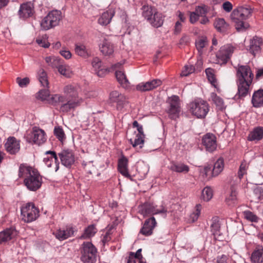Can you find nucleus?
<instances>
[{
  "label": "nucleus",
  "instance_id": "1",
  "mask_svg": "<svg viewBox=\"0 0 263 263\" xmlns=\"http://www.w3.org/2000/svg\"><path fill=\"white\" fill-rule=\"evenodd\" d=\"M236 69V82L237 86V95L243 98L249 93L254 79L251 67L247 65H238Z\"/></svg>",
  "mask_w": 263,
  "mask_h": 263
},
{
  "label": "nucleus",
  "instance_id": "2",
  "mask_svg": "<svg viewBox=\"0 0 263 263\" xmlns=\"http://www.w3.org/2000/svg\"><path fill=\"white\" fill-rule=\"evenodd\" d=\"M18 175L19 178H24V184L30 191H36L43 183L42 177L38 171L27 164L20 165Z\"/></svg>",
  "mask_w": 263,
  "mask_h": 263
},
{
  "label": "nucleus",
  "instance_id": "3",
  "mask_svg": "<svg viewBox=\"0 0 263 263\" xmlns=\"http://www.w3.org/2000/svg\"><path fill=\"white\" fill-rule=\"evenodd\" d=\"M252 12V9L248 5L238 6L233 10L231 14V18L238 31H244L249 27V24L245 21L251 15Z\"/></svg>",
  "mask_w": 263,
  "mask_h": 263
},
{
  "label": "nucleus",
  "instance_id": "4",
  "mask_svg": "<svg viewBox=\"0 0 263 263\" xmlns=\"http://www.w3.org/2000/svg\"><path fill=\"white\" fill-rule=\"evenodd\" d=\"M190 112L198 119H204L210 110L208 102L200 99H195L189 104Z\"/></svg>",
  "mask_w": 263,
  "mask_h": 263
},
{
  "label": "nucleus",
  "instance_id": "5",
  "mask_svg": "<svg viewBox=\"0 0 263 263\" xmlns=\"http://www.w3.org/2000/svg\"><path fill=\"white\" fill-rule=\"evenodd\" d=\"M62 18V13L60 10H52L41 21V28L43 30H48L54 28L59 25Z\"/></svg>",
  "mask_w": 263,
  "mask_h": 263
},
{
  "label": "nucleus",
  "instance_id": "6",
  "mask_svg": "<svg viewBox=\"0 0 263 263\" xmlns=\"http://www.w3.org/2000/svg\"><path fill=\"white\" fill-rule=\"evenodd\" d=\"M22 220L27 223L35 221L40 215V211L32 202L24 204L21 208Z\"/></svg>",
  "mask_w": 263,
  "mask_h": 263
},
{
  "label": "nucleus",
  "instance_id": "7",
  "mask_svg": "<svg viewBox=\"0 0 263 263\" xmlns=\"http://www.w3.org/2000/svg\"><path fill=\"white\" fill-rule=\"evenodd\" d=\"M63 92L68 100L73 102H79L81 105L84 101V98L81 92V89L79 85L77 84H69L66 85L63 88Z\"/></svg>",
  "mask_w": 263,
  "mask_h": 263
},
{
  "label": "nucleus",
  "instance_id": "8",
  "mask_svg": "<svg viewBox=\"0 0 263 263\" xmlns=\"http://www.w3.org/2000/svg\"><path fill=\"white\" fill-rule=\"evenodd\" d=\"M97 250L90 242H84L81 251V260L84 262H92L96 259Z\"/></svg>",
  "mask_w": 263,
  "mask_h": 263
},
{
  "label": "nucleus",
  "instance_id": "9",
  "mask_svg": "<svg viewBox=\"0 0 263 263\" xmlns=\"http://www.w3.org/2000/svg\"><path fill=\"white\" fill-rule=\"evenodd\" d=\"M109 99L111 103L116 104V109L121 112L123 111L124 108L128 104V98L117 90L110 92Z\"/></svg>",
  "mask_w": 263,
  "mask_h": 263
},
{
  "label": "nucleus",
  "instance_id": "10",
  "mask_svg": "<svg viewBox=\"0 0 263 263\" xmlns=\"http://www.w3.org/2000/svg\"><path fill=\"white\" fill-rule=\"evenodd\" d=\"M139 213L144 217L151 215L158 214H164L165 215L167 212V209L162 205L160 209H157L153 203L145 202L138 206Z\"/></svg>",
  "mask_w": 263,
  "mask_h": 263
},
{
  "label": "nucleus",
  "instance_id": "11",
  "mask_svg": "<svg viewBox=\"0 0 263 263\" xmlns=\"http://www.w3.org/2000/svg\"><path fill=\"white\" fill-rule=\"evenodd\" d=\"M133 126L134 127L137 128L138 133L136 134L134 139L130 138L128 141L134 147L139 146L140 148H142L143 146L145 138L143 126L142 125L139 124L137 121H134Z\"/></svg>",
  "mask_w": 263,
  "mask_h": 263
},
{
  "label": "nucleus",
  "instance_id": "12",
  "mask_svg": "<svg viewBox=\"0 0 263 263\" xmlns=\"http://www.w3.org/2000/svg\"><path fill=\"white\" fill-rule=\"evenodd\" d=\"M234 51V48L228 44L222 46L216 54L217 62L220 64H226Z\"/></svg>",
  "mask_w": 263,
  "mask_h": 263
},
{
  "label": "nucleus",
  "instance_id": "13",
  "mask_svg": "<svg viewBox=\"0 0 263 263\" xmlns=\"http://www.w3.org/2000/svg\"><path fill=\"white\" fill-rule=\"evenodd\" d=\"M170 108L168 114L171 119H175L178 117L180 111V99L177 96H173L168 99Z\"/></svg>",
  "mask_w": 263,
  "mask_h": 263
},
{
  "label": "nucleus",
  "instance_id": "14",
  "mask_svg": "<svg viewBox=\"0 0 263 263\" xmlns=\"http://www.w3.org/2000/svg\"><path fill=\"white\" fill-rule=\"evenodd\" d=\"M34 13V6L31 2H27L20 5L18 15L20 18L26 20L31 17Z\"/></svg>",
  "mask_w": 263,
  "mask_h": 263
},
{
  "label": "nucleus",
  "instance_id": "15",
  "mask_svg": "<svg viewBox=\"0 0 263 263\" xmlns=\"http://www.w3.org/2000/svg\"><path fill=\"white\" fill-rule=\"evenodd\" d=\"M62 164L67 167H70L74 162V155L71 150H63L58 154Z\"/></svg>",
  "mask_w": 263,
  "mask_h": 263
},
{
  "label": "nucleus",
  "instance_id": "16",
  "mask_svg": "<svg viewBox=\"0 0 263 263\" xmlns=\"http://www.w3.org/2000/svg\"><path fill=\"white\" fill-rule=\"evenodd\" d=\"M162 83L161 80L154 79L150 81L139 83L136 86V89L142 92L150 91L160 86Z\"/></svg>",
  "mask_w": 263,
  "mask_h": 263
},
{
  "label": "nucleus",
  "instance_id": "17",
  "mask_svg": "<svg viewBox=\"0 0 263 263\" xmlns=\"http://www.w3.org/2000/svg\"><path fill=\"white\" fill-rule=\"evenodd\" d=\"M202 144L207 151L213 152L217 147L216 138L213 134L208 133L202 138Z\"/></svg>",
  "mask_w": 263,
  "mask_h": 263
},
{
  "label": "nucleus",
  "instance_id": "18",
  "mask_svg": "<svg viewBox=\"0 0 263 263\" xmlns=\"http://www.w3.org/2000/svg\"><path fill=\"white\" fill-rule=\"evenodd\" d=\"M31 138L34 143L38 145L43 144L46 140L45 132L42 129L34 127L31 134Z\"/></svg>",
  "mask_w": 263,
  "mask_h": 263
},
{
  "label": "nucleus",
  "instance_id": "19",
  "mask_svg": "<svg viewBox=\"0 0 263 263\" xmlns=\"http://www.w3.org/2000/svg\"><path fill=\"white\" fill-rule=\"evenodd\" d=\"M5 147L6 151L10 154H15L20 151V141L14 137H10L5 144Z\"/></svg>",
  "mask_w": 263,
  "mask_h": 263
},
{
  "label": "nucleus",
  "instance_id": "20",
  "mask_svg": "<svg viewBox=\"0 0 263 263\" xmlns=\"http://www.w3.org/2000/svg\"><path fill=\"white\" fill-rule=\"evenodd\" d=\"M157 224L154 217H152L145 220L140 232L144 235L149 236L153 233V230Z\"/></svg>",
  "mask_w": 263,
  "mask_h": 263
},
{
  "label": "nucleus",
  "instance_id": "21",
  "mask_svg": "<svg viewBox=\"0 0 263 263\" xmlns=\"http://www.w3.org/2000/svg\"><path fill=\"white\" fill-rule=\"evenodd\" d=\"M45 155H46V157H45L43 159L45 164L47 167H50L53 160H54L56 166L55 171L57 172L59 168V163L56 153L54 151H48L45 153Z\"/></svg>",
  "mask_w": 263,
  "mask_h": 263
},
{
  "label": "nucleus",
  "instance_id": "22",
  "mask_svg": "<svg viewBox=\"0 0 263 263\" xmlns=\"http://www.w3.org/2000/svg\"><path fill=\"white\" fill-rule=\"evenodd\" d=\"M128 159L124 156H122L118 160V171L124 177L131 179V176L128 171Z\"/></svg>",
  "mask_w": 263,
  "mask_h": 263
},
{
  "label": "nucleus",
  "instance_id": "23",
  "mask_svg": "<svg viewBox=\"0 0 263 263\" xmlns=\"http://www.w3.org/2000/svg\"><path fill=\"white\" fill-rule=\"evenodd\" d=\"M75 231L70 227H67L63 230L59 229L53 234L55 237L60 240H63L74 235Z\"/></svg>",
  "mask_w": 263,
  "mask_h": 263
},
{
  "label": "nucleus",
  "instance_id": "24",
  "mask_svg": "<svg viewBox=\"0 0 263 263\" xmlns=\"http://www.w3.org/2000/svg\"><path fill=\"white\" fill-rule=\"evenodd\" d=\"M115 11L112 9H109L101 14L98 18V23L102 26H106L109 24L112 18L115 15Z\"/></svg>",
  "mask_w": 263,
  "mask_h": 263
},
{
  "label": "nucleus",
  "instance_id": "25",
  "mask_svg": "<svg viewBox=\"0 0 263 263\" xmlns=\"http://www.w3.org/2000/svg\"><path fill=\"white\" fill-rule=\"evenodd\" d=\"M91 64L96 73L99 77H103L108 72L107 68L102 67V62L98 58H93Z\"/></svg>",
  "mask_w": 263,
  "mask_h": 263
},
{
  "label": "nucleus",
  "instance_id": "26",
  "mask_svg": "<svg viewBox=\"0 0 263 263\" xmlns=\"http://www.w3.org/2000/svg\"><path fill=\"white\" fill-rule=\"evenodd\" d=\"M16 235V231L13 228H8L0 232V244L7 242Z\"/></svg>",
  "mask_w": 263,
  "mask_h": 263
},
{
  "label": "nucleus",
  "instance_id": "27",
  "mask_svg": "<svg viewBox=\"0 0 263 263\" xmlns=\"http://www.w3.org/2000/svg\"><path fill=\"white\" fill-rule=\"evenodd\" d=\"M164 22V17L162 14L157 10L151 18H149L148 22L154 27H161Z\"/></svg>",
  "mask_w": 263,
  "mask_h": 263
},
{
  "label": "nucleus",
  "instance_id": "28",
  "mask_svg": "<svg viewBox=\"0 0 263 263\" xmlns=\"http://www.w3.org/2000/svg\"><path fill=\"white\" fill-rule=\"evenodd\" d=\"M263 138V127L258 126L254 128L249 134L248 140L250 141H258Z\"/></svg>",
  "mask_w": 263,
  "mask_h": 263
},
{
  "label": "nucleus",
  "instance_id": "29",
  "mask_svg": "<svg viewBox=\"0 0 263 263\" xmlns=\"http://www.w3.org/2000/svg\"><path fill=\"white\" fill-rule=\"evenodd\" d=\"M262 44V39L260 37H254L251 41L249 51L253 55H255L260 51V46Z\"/></svg>",
  "mask_w": 263,
  "mask_h": 263
},
{
  "label": "nucleus",
  "instance_id": "30",
  "mask_svg": "<svg viewBox=\"0 0 263 263\" xmlns=\"http://www.w3.org/2000/svg\"><path fill=\"white\" fill-rule=\"evenodd\" d=\"M252 103L254 107H260L263 106V90H258L253 94Z\"/></svg>",
  "mask_w": 263,
  "mask_h": 263
},
{
  "label": "nucleus",
  "instance_id": "31",
  "mask_svg": "<svg viewBox=\"0 0 263 263\" xmlns=\"http://www.w3.org/2000/svg\"><path fill=\"white\" fill-rule=\"evenodd\" d=\"M100 49L103 54L110 55L114 52L112 44L107 40H104L100 45Z\"/></svg>",
  "mask_w": 263,
  "mask_h": 263
},
{
  "label": "nucleus",
  "instance_id": "32",
  "mask_svg": "<svg viewBox=\"0 0 263 263\" xmlns=\"http://www.w3.org/2000/svg\"><path fill=\"white\" fill-rule=\"evenodd\" d=\"M170 168L172 171L182 173H187L190 170L189 167L187 165L181 163H172Z\"/></svg>",
  "mask_w": 263,
  "mask_h": 263
},
{
  "label": "nucleus",
  "instance_id": "33",
  "mask_svg": "<svg viewBox=\"0 0 263 263\" xmlns=\"http://www.w3.org/2000/svg\"><path fill=\"white\" fill-rule=\"evenodd\" d=\"M214 26L217 31L222 33L226 32L229 28V25L223 18H217L214 22Z\"/></svg>",
  "mask_w": 263,
  "mask_h": 263
},
{
  "label": "nucleus",
  "instance_id": "34",
  "mask_svg": "<svg viewBox=\"0 0 263 263\" xmlns=\"http://www.w3.org/2000/svg\"><path fill=\"white\" fill-rule=\"evenodd\" d=\"M224 160L222 158H219L214 163L212 175L213 177L217 176L223 170Z\"/></svg>",
  "mask_w": 263,
  "mask_h": 263
},
{
  "label": "nucleus",
  "instance_id": "35",
  "mask_svg": "<svg viewBox=\"0 0 263 263\" xmlns=\"http://www.w3.org/2000/svg\"><path fill=\"white\" fill-rule=\"evenodd\" d=\"M252 263H263V248L255 250L251 256Z\"/></svg>",
  "mask_w": 263,
  "mask_h": 263
},
{
  "label": "nucleus",
  "instance_id": "36",
  "mask_svg": "<svg viewBox=\"0 0 263 263\" xmlns=\"http://www.w3.org/2000/svg\"><path fill=\"white\" fill-rule=\"evenodd\" d=\"M211 221V229L212 234L215 237L220 235V224L219 218L218 217H214L212 218Z\"/></svg>",
  "mask_w": 263,
  "mask_h": 263
},
{
  "label": "nucleus",
  "instance_id": "37",
  "mask_svg": "<svg viewBox=\"0 0 263 263\" xmlns=\"http://www.w3.org/2000/svg\"><path fill=\"white\" fill-rule=\"evenodd\" d=\"M75 52L79 56L86 58L90 55L89 52L86 46L83 44H77L75 45Z\"/></svg>",
  "mask_w": 263,
  "mask_h": 263
},
{
  "label": "nucleus",
  "instance_id": "38",
  "mask_svg": "<svg viewBox=\"0 0 263 263\" xmlns=\"http://www.w3.org/2000/svg\"><path fill=\"white\" fill-rule=\"evenodd\" d=\"M79 102H73V101L68 100L67 103L62 104L60 107V110L62 112H67L71 109L80 106Z\"/></svg>",
  "mask_w": 263,
  "mask_h": 263
},
{
  "label": "nucleus",
  "instance_id": "39",
  "mask_svg": "<svg viewBox=\"0 0 263 263\" xmlns=\"http://www.w3.org/2000/svg\"><path fill=\"white\" fill-rule=\"evenodd\" d=\"M143 16L149 21V18H151L155 11L157 10L154 7L147 5H144L142 8Z\"/></svg>",
  "mask_w": 263,
  "mask_h": 263
},
{
  "label": "nucleus",
  "instance_id": "40",
  "mask_svg": "<svg viewBox=\"0 0 263 263\" xmlns=\"http://www.w3.org/2000/svg\"><path fill=\"white\" fill-rule=\"evenodd\" d=\"M116 79L118 82L122 87L126 88L128 87L129 82L124 73L121 71H116L115 73Z\"/></svg>",
  "mask_w": 263,
  "mask_h": 263
},
{
  "label": "nucleus",
  "instance_id": "41",
  "mask_svg": "<svg viewBox=\"0 0 263 263\" xmlns=\"http://www.w3.org/2000/svg\"><path fill=\"white\" fill-rule=\"evenodd\" d=\"M59 66H60L57 68L59 72L66 77H70L71 75V70L69 66L66 64L63 60Z\"/></svg>",
  "mask_w": 263,
  "mask_h": 263
},
{
  "label": "nucleus",
  "instance_id": "42",
  "mask_svg": "<svg viewBox=\"0 0 263 263\" xmlns=\"http://www.w3.org/2000/svg\"><path fill=\"white\" fill-rule=\"evenodd\" d=\"M46 63L52 68H57L63 61L61 59L56 57H47L45 58Z\"/></svg>",
  "mask_w": 263,
  "mask_h": 263
},
{
  "label": "nucleus",
  "instance_id": "43",
  "mask_svg": "<svg viewBox=\"0 0 263 263\" xmlns=\"http://www.w3.org/2000/svg\"><path fill=\"white\" fill-rule=\"evenodd\" d=\"M38 79L41 86L43 87H47L49 85L47 76L46 71L42 68L40 69L37 72Z\"/></svg>",
  "mask_w": 263,
  "mask_h": 263
},
{
  "label": "nucleus",
  "instance_id": "44",
  "mask_svg": "<svg viewBox=\"0 0 263 263\" xmlns=\"http://www.w3.org/2000/svg\"><path fill=\"white\" fill-rule=\"evenodd\" d=\"M97 230L95 226L93 224L89 226L85 230L84 233L81 236V238H89L95 235Z\"/></svg>",
  "mask_w": 263,
  "mask_h": 263
},
{
  "label": "nucleus",
  "instance_id": "45",
  "mask_svg": "<svg viewBox=\"0 0 263 263\" xmlns=\"http://www.w3.org/2000/svg\"><path fill=\"white\" fill-rule=\"evenodd\" d=\"M211 98L219 110H223L226 108V106L222 98L218 96L215 93L211 94Z\"/></svg>",
  "mask_w": 263,
  "mask_h": 263
},
{
  "label": "nucleus",
  "instance_id": "46",
  "mask_svg": "<svg viewBox=\"0 0 263 263\" xmlns=\"http://www.w3.org/2000/svg\"><path fill=\"white\" fill-rule=\"evenodd\" d=\"M202 209L201 205L200 204H197L195 207V210L190 215L189 219V222H194L196 221L201 213V210Z\"/></svg>",
  "mask_w": 263,
  "mask_h": 263
},
{
  "label": "nucleus",
  "instance_id": "47",
  "mask_svg": "<svg viewBox=\"0 0 263 263\" xmlns=\"http://www.w3.org/2000/svg\"><path fill=\"white\" fill-rule=\"evenodd\" d=\"M213 195V190L212 189L206 186L202 190L201 198L204 201H208L211 199Z\"/></svg>",
  "mask_w": 263,
  "mask_h": 263
},
{
  "label": "nucleus",
  "instance_id": "48",
  "mask_svg": "<svg viewBox=\"0 0 263 263\" xmlns=\"http://www.w3.org/2000/svg\"><path fill=\"white\" fill-rule=\"evenodd\" d=\"M243 215L247 220L252 222H258L259 220L258 216L249 210L243 212Z\"/></svg>",
  "mask_w": 263,
  "mask_h": 263
},
{
  "label": "nucleus",
  "instance_id": "49",
  "mask_svg": "<svg viewBox=\"0 0 263 263\" xmlns=\"http://www.w3.org/2000/svg\"><path fill=\"white\" fill-rule=\"evenodd\" d=\"M196 47L199 51H201L202 49L208 44V40L205 36H200L196 40Z\"/></svg>",
  "mask_w": 263,
  "mask_h": 263
},
{
  "label": "nucleus",
  "instance_id": "50",
  "mask_svg": "<svg viewBox=\"0 0 263 263\" xmlns=\"http://www.w3.org/2000/svg\"><path fill=\"white\" fill-rule=\"evenodd\" d=\"M205 72L209 82L213 86L216 87L217 82L214 74V70L209 68L205 69Z\"/></svg>",
  "mask_w": 263,
  "mask_h": 263
},
{
  "label": "nucleus",
  "instance_id": "51",
  "mask_svg": "<svg viewBox=\"0 0 263 263\" xmlns=\"http://www.w3.org/2000/svg\"><path fill=\"white\" fill-rule=\"evenodd\" d=\"M249 163L245 160L241 162L238 172V176L239 179H241L243 176L247 174V170L249 168Z\"/></svg>",
  "mask_w": 263,
  "mask_h": 263
},
{
  "label": "nucleus",
  "instance_id": "52",
  "mask_svg": "<svg viewBox=\"0 0 263 263\" xmlns=\"http://www.w3.org/2000/svg\"><path fill=\"white\" fill-rule=\"evenodd\" d=\"M237 193L235 189L232 188L230 194L226 197V200L227 203L231 205L234 203V201L237 199Z\"/></svg>",
  "mask_w": 263,
  "mask_h": 263
},
{
  "label": "nucleus",
  "instance_id": "53",
  "mask_svg": "<svg viewBox=\"0 0 263 263\" xmlns=\"http://www.w3.org/2000/svg\"><path fill=\"white\" fill-rule=\"evenodd\" d=\"M50 101L52 104L55 105L57 103L65 102V97L60 95L55 94L51 96Z\"/></svg>",
  "mask_w": 263,
  "mask_h": 263
},
{
  "label": "nucleus",
  "instance_id": "54",
  "mask_svg": "<svg viewBox=\"0 0 263 263\" xmlns=\"http://www.w3.org/2000/svg\"><path fill=\"white\" fill-rule=\"evenodd\" d=\"M37 93V97L42 100H45L49 96V85L47 87H43Z\"/></svg>",
  "mask_w": 263,
  "mask_h": 263
},
{
  "label": "nucleus",
  "instance_id": "55",
  "mask_svg": "<svg viewBox=\"0 0 263 263\" xmlns=\"http://www.w3.org/2000/svg\"><path fill=\"white\" fill-rule=\"evenodd\" d=\"M54 134L56 137L61 142L65 139V135L64 132L60 126L55 127L54 129Z\"/></svg>",
  "mask_w": 263,
  "mask_h": 263
},
{
  "label": "nucleus",
  "instance_id": "56",
  "mask_svg": "<svg viewBox=\"0 0 263 263\" xmlns=\"http://www.w3.org/2000/svg\"><path fill=\"white\" fill-rule=\"evenodd\" d=\"M111 233L110 230L107 231L104 234L101 236V242L103 246L107 245L111 239Z\"/></svg>",
  "mask_w": 263,
  "mask_h": 263
},
{
  "label": "nucleus",
  "instance_id": "57",
  "mask_svg": "<svg viewBox=\"0 0 263 263\" xmlns=\"http://www.w3.org/2000/svg\"><path fill=\"white\" fill-rule=\"evenodd\" d=\"M16 82L20 87L23 88L26 87L29 84L30 80L27 77L23 79L17 77L16 79Z\"/></svg>",
  "mask_w": 263,
  "mask_h": 263
},
{
  "label": "nucleus",
  "instance_id": "58",
  "mask_svg": "<svg viewBox=\"0 0 263 263\" xmlns=\"http://www.w3.org/2000/svg\"><path fill=\"white\" fill-rule=\"evenodd\" d=\"M195 71L194 67L192 65H186L184 66L183 70L182 71L181 76H187L190 74L192 73Z\"/></svg>",
  "mask_w": 263,
  "mask_h": 263
},
{
  "label": "nucleus",
  "instance_id": "59",
  "mask_svg": "<svg viewBox=\"0 0 263 263\" xmlns=\"http://www.w3.org/2000/svg\"><path fill=\"white\" fill-rule=\"evenodd\" d=\"M36 42L39 46L44 48H48L50 45V44L47 41L46 37L44 36L37 38Z\"/></svg>",
  "mask_w": 263,
  "mask_h": 263
},
{
  "label": "nucleus",
  "instance_id": "60",
  "mask_svg": "<svg viewBox=\"0 0 263 263\" xmlns=\"http://www.w3.org/2000/svg\"><path fill=\"white\" fill-rule=\"evenodd\" d=\"M142 249H138L136 253L130 252L129 257H132L134 259H138L140 263H143V259L141 254Z\"/></svg>",
  "mask_w": 263,
  "mask_h": 263
},
{
  "label": "nucleus",
  "instance_id": "61",
  "mask_svg": "<svg viewBox=\"0 0 263 263\" xmlns=\"http://www.w3.org/2000/svg\"><path fill=\"white\" fill-rule=\"evenodd\" d=\"M196 13L198 14L199 16H204L207 13L206 8L204 6H198L195 9Z\"/></svg>",
  "mask_w": 263,
  "mask_h": 263
},
{
  "label": "nucleus",
  "instance_id": "62",
  "mask_svg": "<svg viewBox=\"0 0 263 263\" xmlns=\"http://www.w3.org/2000/svg\"><path fill=\"white\" fill-rule=\"evenodd\" d=\"M182 23L180 22L179 21H177L175 24L174 32L175 34H179L182 28Z\"/></svg>",
  "mask_w": 263,
  "mask_h": 263
},
{
  "label": "nucleus",
  "instance_id": "63",
  "mask_svg": "<svg viewBox=\"0 0 263 263\" xmlns=\"http://www.w3.org/2000/svg\"><path fill=\"white\" fill-rule=\"evenodd\" d=\"M191 39L189 35L184 34L179 41V45H186L190 42Z\"/></svg>",
  "mask_w": 263,
  "mask_h": 263
},
{
  "label": "nucleus",
  "instance_id": "64",
  "mask_svg": "<svg viewBox=\"0 0 263 263\" xmlns=\"http://www.w3.org/2000/svg\"><path fill=\"white\" fill-rule=\"evenodd\" d=\"M222 7L226 12H230L233 9V5L230 2L226 1L223 3Z\"/></svg>",
  "mask_w": 263,
  "mask_h": 263
}]
</instances>
